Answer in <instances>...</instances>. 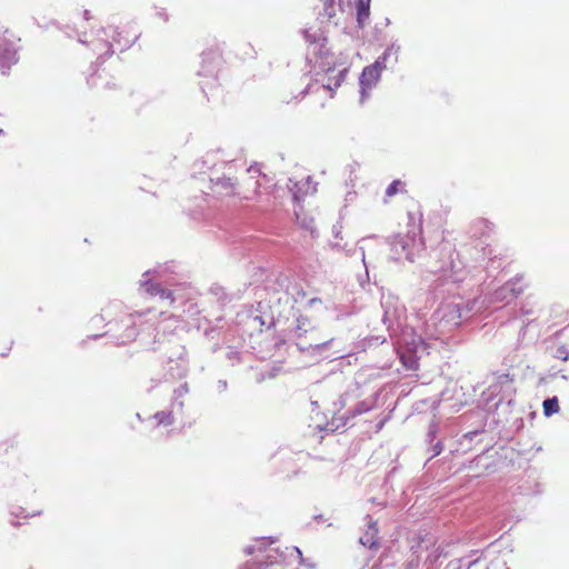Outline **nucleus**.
<instances>
[{"instance_id":"nucleus-1","label":"nucleus","mask_w":569,"mask_h":569,"mask_svg":"<svg viewBox=\"0 0 569 569\" xmlns=\"http://www.w3.org/2000/svg\"><path fill=\"white\" fill-rule=\"evenodd\" d=\"M409 219L415 220L412 213H409ZM391 250L397 254H405L406 259L413 262L416 257H419L425 250V242L421 237L420 220L418 223L412 221L409 224V230L406 234H396L390 240Z\"/></svg>"},{"instance_id":"nucleus-2","label":"nucleus","mask_w":569,"mask_h":569,"mask_svg":"<svg viewBox=\"0 0 569 569\" xmlns=\"http://www.w3.org/2000/svg\"><path fill=\"white\" fill-rule=\"evenodd\" d=\"M381 308L383 310L382 322L391 338L398 336L407 320V309L399 298L390 292L382 293Z\"/></svg>"},{"instance_id":"nucleus-3","label":"nucleus","mask_w":569,"mask_h":569,"mask_svg":"<svg viewBox=\"0 0 569 569\" xmlns=\"http://www.w3.org/2000/svg\"><path fill=\"white\" fill-rule=\"evenodd\" d=\"M462 317V307L460 303L445 302L432 315L431 322L436 327L439 336H441L459 327Z\"/></svg>"},{"instance_id":"nucleus-4","label":"nucleus","mask_w":569,"mask_h":569,"mask_svg":"<svg viewBox=\"0 0 569 569\" xmlns=\"http://www.w3.org/2000/svg\"><path fill=\"white\" fill-rule=\"evenodd\" d=\"M222 63V54L218 48H211L201 53V68L198 71L199 77L207 78L208 81L201 82V88L204 91V86H214L218 80V71Z\"/></svg>"},{"instance_id":"nucleus-5","label":"nucleus","mask_w":569,"mask_h":569,"mask_svg":"<svg viewBox=\"0 0 569 569\" xmlns=\"http://www.w3.org/2000/svg\"><path fill=\"white\" fill-rule=\"evenodd\" d=\"M307 325H309L308 318L300 316L297 318V325L292 330V337L297 340L296 346L301 352L315 356L321 353L323 350L328 349L332 345L335 340L333 338L315 345L303 343L302 338L308 333Z\"/></svg>"},{"instance_id":"nucleus-6","label":"nucleus","mask_w":569,"mask_h":569,"mask_svg":"<svg viewBox=\"0 0 569 569\" xmlns=\"http://www.w3.org/2000/svg\"><path fill=\"white\" fill-rule=\"evenodd\" d=\"M100 33L106 37H109L110 33L112 34V41L102 37H98L96 40L91 41L92 49L98 54V61L101 60V63L104 61L106 57H110L114 53L113 43L118 44L121 50L129 44L128 40L123 44L121 43L119 38L120 33H118L117 29L113 27L103 28L100 30Z\"/></svg>"},{"instance_id":"nucleus-7","label":"nucleus","mask_w":569,"mask_h":569,"mask_svg":"<svg viewBox=\"0 0 569 569\" xmlns=\"http://www.w3.org/2000/svg\"><path fill=\"white\" fill-rule=\"evenodd\" d=\"M164 271L166 269L162 267L146 271L143 280H141V287L151 296H159L161 299H170L173 302L172 292L163 288L160 282L163 279Z\"/></svg>"},{"instance_id":"nucleus-8","label":"nucleus","mask_w":569,"mask_h":569,"mask_svg":"<svg viewBox=\"0 0 569 569\" xmlns=\"http://www.w3.org/2000/svg\"><path fill=\"white\" fill-rule=\"evenodd\" d=\"M440 254L443 256L447 261L443 262L437 272H440L441 277H443L447 281L451 282H460L465 279V269L459 259H455V256L458 257L452 250L441 249Z\"/></svg>"},{"instance_id":"nucleus-9","label":"nucleus","mask_w":569,"mask_h":569,"mask_svg":"<svg viewBox=\"0 0 569 569\" xmlns=\"http://www.w3.org/2000/svg\"><path fill=\"white\" fill-rule=\"evenodd\" d=\"M8 30L0 32V68L9 70L17 61L14 44L7 40Z\"/></svg>"},{"instance_id":"nucleus-10","label":"nucleus","mask_w":569,"mask_h":569,"mask_svg":"<svg viewBox=\"0 0 569 569\" xmlns=\"http://www.w3.org/2000/svg\"><path fill=\"white\" fill-rule=\"evenodd\" d=\"M365 521H366L367 529L363 532V535L360 536L359 542L363 547H367L370 550L377 551L380 547L379 537H378L379 529L377 526V521L373 520V518L370 515H367L365 517Z\"/></svg>"},{"instance_id":"nucleus-11","label":"nucleus","mask_w":569,"mask_h":569,"mask_svg":"<svg viewBox=\"0 0 569 569\" xmlns=\"http://www.w3.org/2000/svg\"><path fill=\"white\" fill-rule=\"evenodd\" d=\"M211 190L220 198L233 197L236 192V182L229 177L211 178Z\"/></svg>"},{"instance_id":"nucleus-12","label":"nucleus","mask_w":569,"mask_h":569,"mask_svg":"<svg viewBox=\"0 0 569 569\" xmlns=\"http://www.w3.org/2000/svg\"><path fill=\"white\" fill-rule=\"evenodd\" d=\"M381 73L375 69V67L367 66L359 78L360 83V93H361V101L365 100L367 96V91L370 90L372 87L377 84V82L380 79Z\"/></svg>"},{"instance_id":"nucleus-13","label":"nucleus","mask_w":569,"mask_h":569,"mask_svg":"<svg viewBox=\"0 0 569 569\" xmlns=\"http://www.w3.org/2000/svg\"><path fill=\"white\" fill-rule=\"evenodd\" d=\"M522 282V276H516L508 282H506L503 286L500 287V293L503 291H508L509 297H511L513 300L522 293L523 286Z\"/></svg>"},{"instance_id":"nucleus-14","label":"nucleus","mask_w":569,"mask_h":569,"mask_svg":"<svg viewBox=\"0 0 569 569\" xmlns=\"http://www.w3.org/2000/svg\"><path fill=\"white\" fill-rule=\"evenodd\" d=\"M179 319L174 316H168L156 327L157 335H169L176 332L179 327Z\"/></svg>"},{"instance_id":"nucleus-15","label":"nucleus","mask_w":569,"mask_h":569,"mask_svg":"<svg viewBox=\"0 0 569 569\" xmlns=\"http://www.w3.org/2000/svg\"><path fill=\"white\" fill-rule=\"evenodd\" d=\"M302 34L308 43L319 47L318 53L320 56L327 54V51L325 50L327 38H325L321 33H311L308 29H305Z\"/></svg>"},{"instance_id":"nucleus-16","label":"nucleus","mask_w":569,"mask_h":569,"mask_svg":"<svg viewBox=\"0 0 569 569\" xmlns=\"http://www.w3.org/2000/svg\"><path fill=\"white\" fill-rule=\"evenodd\" d=\"M371 0H358L357 3V22L360 28H363L370 14Z\"/></svg>"},{"instance_id":"nucleus-17","label":"nucleus","mask_w":569,"mask_h":569,"mask_svg":"<svg viewBox=\"0 0 569 569\" xmlns=\"http://www.w3.org/2000/svg\"><path fill=\"white\" fill-rule=\"evenodd\" d=\"M375 407L373 401L362 400L358 402L353 409H350L346 412V420L360 416L362 413H367Z\"/></svg>"},{"instance_id":"nucleus-18","label":"nucleus","mask_w":569,"mask_h":569,"mask_svg":"<svg viewBox=\"0 0 569 569\" xmlns=\"http://www.w3.org/2000/svg\"><path fill=\"white\" fill-rule=\"evenodd\" d=\"M400 360L402 365L409 369V370H417L418 369V358L415 353L409 351H403L401 348L398 350Z\"/></svg>"},{"instance_id":"nucleus-19","label":"nucleus","mask_w":569,"mask_h":569,"mask_svg":"<svg viewBox=\"0 0 569 569\" xmlns=\"http://www.w3.org/2000/svg\"><path fill=\"white\" fill-rule=\"evenodd\" d=\"M559 402L557 397L548 398L543 401V413L546 417H550L559 411Z\"/></svg>"},{"instance_id":"nucleus-20","label":"nucleus","mask_w":569,"mask_h":569,"mask_svg":"<svg viewBox=\"0 0 569 569\" xmlns=\"http://www.w3.org/2000/svg\"><path fill=\"white\" fill-rule=\"evenodd\" d=\"M461 569H508L506 565H498L493 563L490 567H487L483 562H481L479 559L470 560L466 565V567Z\"/></svg>"},{"instance_id":"nucleus-21","label":"nucleus","mask_w":569,"mask_h":569,"mask_svg":"<svg viewBox=\"0 0 569 569\" xmlns=\"http://www.w3.org/2000/svg\"><path fill=\"white\" fill-rule=\"evenodd\" d=\"M189 391L188 385L182 383L173 391V401L172 406H178L180 409L183 407V402L179 401L180 398H182L184 395H187Z\"/></svg>"},{"instance_id":"nucleus-22","label":"nucleus","mask_w":569,"mask_h":569,"mask_svg":"<svg viewBox=\"0 0 569 569\" xmlns=\"http://www.w3.org/2000/svg\"><path fill=\"white\" fill-rule=\"evenodd\" d=\"M323 7V11L320 12V16L326 17L327 19H331L336 16L335 0H320Z\"/></svg>"},{"instance_id":"nucleus-23","label":"nucleus","mask_w":569,"mask_h":569,"mask_svg":"<svg viewBox=\"0 0 569 569\" xmlns=\"http://www.w3.org/2000/svg\"><path fill=\"white\" fill-rule=\"evenodd\" d=\"M154 419L158 425L170 426L173 423V417L171 411H159L154 415Z\"/></svg>"},{"instance_id":"nucleus-24","label":"nucleus","mask_w":569,"mask_h":569,"mask_svg":"<svg viewBox=\"0 0 569 569\" xmlns=\"http://www.w3.org/2000/svg\"><path fill=\"white\" fill-rule=\"evenodd\" d=\"M335 237L336 239H339L335 242H332V248L336 249V250H342V251H346L347 254L351 256V254H355L356 253V249H352V250H346V246L347 243H343L342 242V238H340V231H335Z\"/></svg>"},{"instance_id":"nucleus-25","label":"nucleus","mask_w":569,"mask_h":569,"mask_svg":"<svg viewBox=\"0 0 569 569\" xmlns=\"http://www.w3.org/2000/svg\"><path fill=\"white\" fill-rule=\"evenodd\" d=\"M403 187V183L400 180H393L386 189V196L388 198L393 197L398 192L401 191V188Z\"/></svg>"},{"instance_id":"nucleus-26","label":"nucleus","mask_w":569,"mask_h":569,"mask_svg":"<svg viewBox=\"0 0 569 569\" xmlns=\"http://www.w3.org/2000/svg\"><path fill=\"white\" fill-rule=\"evenodd\" d=\"M398 51L399 47L390 46L383 51V53L379 58L387 63V60L393 56L396 62L398 60Z\"/></svg>"},{"instance_id":"nucleus-27","label":"nucleus","mask_w":569,"mask_h":569,"mask_svg":"<svg viewBox=\"0 0 569 569\" xmlns=\"http://www.w3.org/2000/svg\"><path fill=\"white\" fill-rule=\"evenodd\" d=\"M492 299L496 302H503V303H509L510 301L513 300L511 297H509L508 291H503V292L500 293V288H498L493 292Z\"/></svg>"},{"instance_id":"nucleus-28","label":"nucleus","mask_w":569,"mask_h":569,"mask_svg":"<svg viewBox=\"0 0 569 569\" xmlns=\"http://www.w3.org/2000/svg\"><path fill=\"white\" fill-rule=\"evenodd\" d=\"M462 567H465V559L459 558L449 561L443 569H461Z\"/></svg>"},{"instance_id":"nucleus-29","label":"nucleus","mask_w":569,"mask_h":569,"mask_svg":"<svg viewBox=\"0 0 569 569\" xmlns=\"http://www.w3.org/2000/svg\"><path fill=\"white\" fill-rule=\"evenodd\" d=\"M291 550H292L293 552H296V553H297V556H298V558H299V562H300V565H306V566H308V567H310V568H313V567H315L313 565H311V563H307V562H306V560H305V558H303V556H302V551H301L298 547H292V548H291Z\"/></svg>"},{"instance_id":"nucleus-30","label":"nucleus","mask_w":569,"mask_h":569,"mask_svg":"<svg viewBox=\"0 0 569 569\" xmlns=\"http://www.w3.org/2000/svg\"><path fill=\"white\" fill-rule=\"evenodd\" d=\"M498 381L501 385H503V383H512L513 382V376H511L510 373L500 375L498 377Z\"/></svg>"},{"instance_id":"nucleus-31","label":"nucleus","mask_w":569,"mask_h":569,"mask_svg":"<svg viewBox=\"0 0 569 569\" xmlns=\"http://www.w3.org/2000/svg\"><path fill=\"white\" fill-rule=\"evenodd\" d=\"M441 555H442L441 550L439 548H437L432 553H430L428 556L427 561H429L432 565L441 557Z\"/></svg>"},{"instance_id":"nucleus-32","label":"nucleus","mask_w":569,"mask_h":569,"mask_svg":"<svg viewBox=\"0 0 569 569\" xmlns=\"http://www.w3.org/2000/svg\"><path fill=\"white\" fill-rule=\"evenodd\" d=\"M371 66L375 67V69L378 70L380 73L383 69L387 68V63L380 58H378Z\"/></svg>"},{"instance_id":"nucleus-33","label":"nucleus","mask_w":569,"mask_h":569,"mask_svg":"<svg viewBox=\"0 0 569 569\" xmlns=\"http://www.w3.org/2000/svg\"><path fill=\"white\" fill-rule=\"evenodd\" d=\"M346 72H347V70H346V69H345V70H342V71H340V73H339V78H338V80H337V81H336V83H335V87H336V88H337V87H339V86H340V83L343 81Z\"/></svg>"},{"instance_id":"nucleus-34","label":"nucleus","mask_w":569,"mask_h":569,"mask_svg":"<svg viewBox=\"0 0 569 569\" xmlns=\"http://www.w3.org/2000/svg\"><path fill=\"white\" fill-rule=\"evenodd\" d=\"M218 388L220 391H224L227 389V381L226 380H219L218 381Z\"/></svg>"},{"instance_id":"nucleus-35","label":"nucleus","mask_w":569,"mask_h":569,"mask_svg":"<svg viewBox=\"0 0 569 569\" xmlns=\"http://www.w3.org/2000/svg\"><path fill=\"white\" fill-rule=\"evenodd\" d=\"M442 450V445L441 442H437V445L435 446V453H433V457L435 456H438Z\"/></svg>"},{"instance_id":"nucleus-36","label":"nucleus","mask_w":569,"mask_h":569,"mask_svg":"<svg viewBox=\"0 0 569 569\" xmlns=\"http://www.w3.org/2000/svg\"><path fill=\"white\" fill-rule=\"evenodd\" d=\"M428 436L430 437V439L432 440L436 436V426H432L428 432Z\"/></svg>"},{"instance_id":"nucleus-37","label":"nucleus","mask_w":569,"mask_h":569,"mask_svg":"<svg viewBox=\"0 0 569 569\" xmlns=\"http://www.w3.org/2000/svg\"><path fill=\"white\" fill-rule=\"evenodd\" d=\"M360 252H361V260L363 262V264L366 266V253H365V249L362 247L359 248Z\"/></svg>"},{"instance_id":"nucleus-38","label":"nucleus","mask_w":569,"mask_h":569,"mask_svg":"<svg viewBox=\"0 0 569 569\" xmlns=\"http://www.w3.org/2000/svg\"><path fill=\"white\" fill-rule=\"evenodd\" d=\"M310 88H311V84H308V86H307V87L301 91V94H302V96H306V94L309 92Z\"/></svg>"},{"instance_id":"nucleus-39","label":"nucleus","mask_w":569,"mask_h":569,"mask_svg":"<svg viewBox=\"0 0 569 569\" xmlns=\"http://www.w3.org/2000/svg\"><path fill=\"white\" fill-rule=\"evenodd\" d=\"M321 300L319 298H312L309 301V305L312 306L313 303L320 302Z\"/></svg>"},{"instance_id":"nucleus-40","label":"nucleus","mask_w":569,"mask_h":569,"mask_svg":"<svg viewBox=\"0 0 569 569\" xmlns=\"http://www.w3.org/2000/svg\"><path fill=\"white\" fill-rule=\"evenodd\" d=\"M229 358H239V353L237 351H231Z\"/></svg>"},{"instance_id":"nucleus-41","label":"nucleus","mask_w":569,"mask_h":569,"mask_svg":"<svg viewBox=\"0 0 569 569\" xmlns=\"http://www.w3.org/2000/svg\"><path fill=\"white\" fill-rule=\"evenodd\" d=\"M229 358H239V353L237 351H231Z\"/></svg>"},{"instance_id":"nucleus-42","label":"nucleus","mask_w":569,"mask_h":569,"mask_svg":"<svg viewBox=\"0 0 569 569\" xmlns=\"http://www.w3.org/2000/svg\"><path fill=\"white\" fill-rule=\"evenodd\" d=\"M83 18H84L86 20H89V19H90V12H89L88 10H84V12H83Z\"/></svg>"},{"instance_id":"nucleus-43","label":"nucleus","mask_w":569,"mask_h":569,"mask_svg":"<svg viewBox=\"0 0 569 569\" xmlns=\"http://www.w3.org/2000/svg\"><path fill=\"white\" fill-rule=\"evenodd\" d=\"M249 171H258V169H254L253 167H250Z\"/></svg>"},{"instance_id":"nucleus-44","label":"nucleus","mask_w":569,"mask_h":569,"mask_svg":"<svg viewBox=\"0 0 569 569\" xmlns=\"http://www.w3.org/2000/svg\"><path fill=\"white\" fill-rule=\"evenodd\" d=\"M382 426H383V422H380V423L378 425V429H381V428H382Z\"/></svg>"},{"instance_id":"nucleus-45","label":"nucleus","mask_w":569,"mask_h":569,"mask_svg":"<svg viewBox=\"0 0 569 569\" xmlns=\"http://www.w3.org/2000/svg\"><path fill=\"white\" fill-rule=\"evenodd\" d=\"M2 133V130L0 129V134Z\"/></svg>"}]
</instances>
